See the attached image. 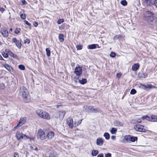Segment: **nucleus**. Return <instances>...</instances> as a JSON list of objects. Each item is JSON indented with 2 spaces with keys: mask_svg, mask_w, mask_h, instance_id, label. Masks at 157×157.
Wrapping results in <instances>:
<instances>
[{
  "mask_svg": "<svg viewBox=\"0 0 157 157\" xmlns=\"http://www.w3.org/2000/svg\"><path fill=\"white\" fill-rule=\"evenodd\" d=\"M11 51L8 49H6L5 50V52L6 53H7L8 55L9 54V53Z\"/></svg>",
  "mask_w": 157,
  "mask_h": 157,
  "instance_id": "46",
  "label": "nucleus"
},
{
  "mask_svg": "<svg viewBox=\"0 0 157 157\" xmlns=\"http://www.w3.org/2000/svg\"><path fill=\"white\" fill-rule=\"evenodd\" d=\"M144 16V19L148 23L155 21V15L150 11L146 12Z\"/></svg>",
  "mask_w": 157,
  "mask_h": 157,
  "instance_id": "1",
  "label": "nucleus"
},
{
  "mask_svg": "<svg viewBox=\"0 0 157 157\" xmlns=\"http://www.w3.org/2000/svg\"><path fill=\"white\" fill-rule=\"evenodd\" d=\"M25 23L29 26H30L31 25V24L29 23L27 21L25 20L24 21Z\"/></svg>",
  "mask_w": 157,
  "mask_h": 157,
  "instance_id": "45",
  "label": "nucleus"
},
{
  "mask_svg": "<svg viewBox=\"0 0 157 157\" xmlns=\"http://www.w3.org/2000/svg\"><path fill=\"white\" fill-rule=\"evenodd\" d=\"M83 108L86 109V111L88 112H92V113H95L101 112V110H100L98 109V108L95 109L92 106H87L85 105L83 106Z\"/></svg>",
  "mask_w": 157,
  "mask_h": 157,
  "instance_id": "5",
  "label": "nucleus"
},
{
  "mask_svg": "<svg viewBox=\"0 0 157 157\" xmlns=\"http://www.w3.org/2000/svg\"><path fill=\"white\" fill-rule=\"evenodd\" d=\"M2 34L4 37H6L8 35V31L5 29H2L1 30Z\"/></svg>",
  "mask_w": 157,
  "mask_h": 157,
  "instance_id": "16",
  "label": "nucleus"
},
{
  "mask_svg": "<svg viewBox=\"0 0 157 157\" xmlns=\"http://www.w3.org/2000/svg\"><path fill=\"white\" fill-rule=\"evenodd\" d=\"M37 115L40 117L47 120L50 119V117L48 113L42 110L38 109L36 111Z\"/></svg>",
  "mask_w": 157,
  "mask_h": 157,
  "instance_id": "2",
  "label": "nucleus"
},
{
  "mask_svg": "<svg viewBox=\"0 0 157 157\" xmlns=\"http://www.w3.org/2000/svg\"><path fill=\"white\" fill-rule=\"evenodd\" d=\"M82 45H78L76 46V48L78 50H80L82 49Z\"/></svg>",
  "mask_w": 157,
  "mask_h": 157,
  "instance_id": "43",
  "label": "nucleus"
},
{
  "mask_svg": "<svg viewBox=\"0 0 157 157\" xmlns=\"http://www.w3.org/2000/svg\"><path fill=\"white\" fill-rule=\"evenodd\" d=\"M134 129L136 131L140 132H145V130L144 129V126L140 124L134 125Z\"/></svg>",
  "mask_w": 157,
  "mask_h": 157,
  "instance_id": "8",
  "label": "nucleus"
},
{
  "mask_svg": "<svg viewBox=\"0 0 157 157\" xmlns=\"http://www.w3.org/2000/svg\"><path fill=\"white\" fill-rule=\"evenodd\" d=\"M54 136V133L52 131H50L47 134V137L48 140L52 139Z\"/></svg>",
  "mask_w": 157,
  "mask_h": 157,
  "instance_id": "12",
  "label": "nucleus"
},
{
  "mask_svg": "<svg viewBox=\"0 0 157 157\" xmlns=\"http://www.w3.org/2000/svg\"><path fill=\"white\" fill-rule=\"evenodd\" d=\"M20 17L23 20L25 19L26 18V15L25 14L23 13H21Z\"/></svg>",
  "mask_w": 157,
  "mask_h": 157,
  "instance_id": "31",
  "label": "nucleus"
},
{
  "mask_svg": "<svg viewBox=\"0 0 157 157\" xmlns=\"http://www.w3.org/2000/svg\"><path fill=\"white\" fill-rule=\"evenodd\" d=\"M46 138V135L45 132L42 129L40 128L38 130L37 138L41 140H44Z\"/></svg>",
  "mask_w": 157,
  "mask_h": 157,
  "instance_id": "4",
  "label": "nucleus"
},
{
  "mask_svg": "<svg viewBox=\"0 0 157 157\" xmlns=\"http://www.w3.org/2000/svg\"><path fill=\"white\" fill-rule=\"evenodd\" d=\"M142 87L144 89V90H146L147 89V85H143L142 86Z\"/></svg>",
  "mask_w": 157,
  "mask_h": 157,
  "instance_id": "53",
  "label": "nucleus"
},
{
  "mask_svg": "<svg viewBox=\"0 0 157 157\" xmlns=\"http://www.w3.org/2000/svg\"><path fill=\"white\" fill-rule=\"evenodd\" d=\"M150 117H149L148 116L146 115L145 116H144L141 117V119L142 120L146 119L148 121H149L150 120Z\"/></svg>",
  "mask_w": 157,
  "mask_h": 157,
  "instance_id": "27",
  "label": "nucleus"
},
{
  "mask_svg": "<svg viewBox=\"0 0 157 157\" xmlns=\"http://www.w3.org/2000/svg\"><path fill=\"white\" fill-rule=\"evenodd\" d=\"M154 4L157 7V0H155L154 1Z\"/></svg>",
  "mask_w": 157,
  "mask_h": 157,
  "instance_id": "52",
  "label": "nucleus"
},
{
  "mask_svg": "<svg viewBox=\"0 0 157 157\" xmlns=\"http://www.w3.org/2000/svg\"><path fill=\"white\" fill-rule=\"evenodd\" d=\"M33 25L35 27H36L38 26V24L37 22H34L33 23Z\"/></svg>",
  "mask_w": 157,
  "mask_h": 157,
  "instance_id": "50",
  "label": "nucleus"
},
{
  "mask_svg": "<svg viewBox=\"0 0 157 157\" xmlns=\"http://www.w3.org/2000/svg\"><path fill=\"white\" fill-rule=\"evenodd\" d=\"M3 58L0 55V60H3Z\"/></svg>",
  "mask_w": 157,
  "mask_h": 157,
  "instance_id": "63",
  "label": "nucleus"
},
{
  "mask_svg": "<svg viewBox=\"0 0 157 157\" xmlns=\"http://www.w3.org/2000/svg\"><path fill=\"white\" fill-rule=\"evenodd\" d=\"M16 46L18 48H20L21 46V44L19 41L18 40L17 42L15 43Z\"/></svg>",
  "mask_w": 157,
  "mask_h": 157,
  "instance_id": "29",
  "label": "nucleus"
},
{
  "mask_svg": "<svg viewBox=\"0 0 157 157\" xmlns=\"http://www.w3.org/2000/svg\"><path fill=\"white\" fill-rule=\"evenodd\" d=\"M96 45L98 46V45L94 44L88 45L87 47L88 49H93L96 48Z\"/></svg>",
  "mask_w": 157,
  "mask_h": 157,
  "instance_id": "20",
  "label": "nucleus"
},
{
  "mask_svg": "<svg viewBox=\"0 0 157 157\" xmlns=\"http://www.w3.org/2000/svg\"><path fill=\"white\" fill-rule=\"evenodd\" d=\"M104 142L103 140L101 138H98L97 140L96 144L97 145L101 146Z\"/></svg>",
  "mask_w": 157,
  "mask_h": 157,
  "instance_id": "14",
  "label": "nucleus"
},
{
  "mask_svg": "<svg viewBox=\"0 0 157 157\" xmlns=\"http://www.w3.org/2000/svg\"><path fill=\"white\" fill-rule=\"evenodd\" d=\"M14 53L12 52L11 51L9 53V55L11 57H12Z\"/></svg>",
  "mask_w": 157,
  "mask_h": 157,
  "instance_id": "58",
  "label": "nucleus"
},
{
  "mask_svg": "<svg viewBox=\"0 0 157 157\" xmlns=\"http://www.w3.org/2000/svg\"><path fill=\"white\" fill-rule=\"evenodd\" d=\"M114 123L115 126L118 127L123 126L124 125L123 123L118 121H115Z\"/></svg>",
  "mask_w": 157,
  "mask_h": 157,
  "instance_id": "18",
  "label": "nucleus"
},
{
  "mask_svg": "<svg viewBox=\"0 0 157 157\" xmlns=\"http://www.w3.org/2000/svg\"><path fill=\"white\" fill-rule=\"evenodd\" d=\"M14 157H19V155L15 153L14 154Z\"/></svg>",
  "mask_w": 157,
  "mask_h": 157,
  "instance_id": "60",
  "label": "nucleus"
},
{
  "mask_svg": "<svg viewBox=\"0 0 157 157\" xmlns=\"http://www.w3.org/2000/svg\"><path fill=\"white\" fill-rule=\"evenodd\" d=\"M116 136H112L111 137V138L113 140H115L116 139Z\"/></svg>",
  "mask_w": 157,
  "mask_h": 157,
  "instance_id": "59",
  "label": "nucleus"
},
{
  "mask_svg": "<svg viewBox=\"0 0 157 157\" xmlns=\"http://www.w3.org/2000/svg\"><path fill=\"white\" fill-rule=\"evenodd\" d=\"M29 147L30 149L32 150H34L35 151H37V148L36 147L34 146L33 145H30Z\"/></svg>",
  "mask_w": 157,
  "mask_h": 157,
  "instance_id": "28",
  "label": "nucleus"
},
{
  "mask_svg": "<svg viewBox=\"0 0 157 157\" xmlns=\"http://www.w3.org/2000/svg\"><path fill=\"white\" fill-rule=\"evenodd\" d=\"M97 157H104V155L103 154H101L98 155Z\"/></svg>",
  "mask_w": 157,
  "mask_h": 157,
  "instance_id": "56",
  "label": "nucleus"
},
{
  "mask_svg": "<svg viewBox=\"0 0 157 157\" xmlns=\"http://www.w3.org/2000/svg\"><path fill=\"white\" fill-rule=\"evenodd\" d=\"M20 28H17L15 29L14 33L16 34H18L20 32Z\"/></svg>",
  "mask_w": 157,
  "mask_h": 157,
  "instance_id": "37",
  "label": "nucleus"
},
{
  "mask_svg": "<svg viewBox=\"0 0 157 157\" xmlns=\"http://www.w3.org/2000/svg\"><path fill=\"white\" fill-rule=\"evenodd\" d=\"M140 67V65L138 63L134 64L132 66V69L133 71H136Z\"/></svg>",
  "mask_w": 157,
  "mask_h": 157,
  "instance_id": "17",
  "label": "nucleus"
},
{
  "mask_svg": "<svg viewBox=\"0 0 157 157\" xmlns=\"http://www.w3.org/2000/svg\"><path fill=\"white\" fill-rule=\"evenodd\" d=\"M26 118L25 117H22L21 118L17 123L21 126L25 122Z\"/></svg>",
  "mask_w": 157,
  "mask_h": 157,
  "instance_id": "15",
  "label": "nucleus"
},
{
  "mask_svg": "<svg viewBox=\"0 0 157 157\" xmlns=\"http://www.w3.org/2000/svg\"><path fill=\"white\" fill-rule=\"evenodd\" d=\"M124 139L127 141H131L132 142H134L136 140H137V137L132 136H131L128 135L125 136Z\"/></svg>",
  "mask_w": 157,
  "mask_h": 157,
  "instance_id": "7",
  "label": "nucleus"
},
{
  "mask_svg": "<svg viewBox=\"0 0 157 157\" xmlns=\"http://www.w3.org/2000/svg\"><path fill=\"white\" fill-rule=\"evenodd\" d=\"M64 20L63 19L58 20L57 21V23L59 24H60L64 22Z\"/></svg>",
  "mask_w": 157,
  "mask_h": 157,
  "instance_id": "40",
  "label": "nucleus"
},
{
  "mask_svg": "<svg viewBox=\"0 0 157 157\" xmlns=\"http://www.w3.org/2000/svg\"><path fill=\"white\" fill-rule=\"evenodd\" d=\"M136 121L138 123H140L141 122V119H137Z\"/></svg>",
  "mask_w": 157,
  "mask_h": 157,
  "instance_id": "61",
  "label": "nucleus"
},
{
  "mask_svg": "<svg viewBox=\"0 0 157 157\" xmlns=\"http://www.w3.org/2000/svg\"><path fill=\"white\" fill-rule=\"evenodd\" d=\"M120 36V35H117V36H116V37H117V38H119V36Z\"/></svg>",
  "mask_w": 157,
  "mask_h": 157,
  "instance_id": "64",
  "label": "nucleus"
},
{
  "mask_svg": "<svg viewBox=\"0 0 157 157\" xmlns=\"http://www.w3.org/2000/svg\"><path fill=\"white\" fill-rule=\"evenodd\" d=\"M2 124L1 121H0V128L1 129H2Z\"/></svg>",
  "mask_w": 157,
  "mask_h": 157,
  "instance_id": "62",
  "label": "nucleus"
},
{
  "mask_svg": "<svg viewBox=\"0 0 157 157\" xmlns=\"http://www.w3.org/2000/svg\"><path fill=\"white\" fill-rule=\"evenodd\" d=\"M111 154L110 153H108L105 155V157H111Z\"/></svg>",
  "mask_w": 157,
  "mask_h": 157,
  "instance_id": "42",
  "label": "nucleus"
},
{
  "mask_svg": "<svg viewBox=\"0 0 157 157\" xmlns=\"http://www.w3.org/2000/svg\"><path fill=\"white\" fill-rule=\"evenodd\" d=\"M5 10V9L1 7L0 8V11L2 12H3Z\"/></svg>",
  "mask_w": 157,
  "mask_h": 157,
  "instance_id": "57",
  "label": "nucleus"
},
{
  "mask_svg": "<svg viewBox=\"0 0 157 157\" xmlns=\"http://www.w3.org/2000/svg\"><path fill=\"white\" fill-rule=\"evenodd\" d=\"M5 67L6 68V69L9 71H11V70L12 69L11 67L10 66V65L8 64H6L5 65Z\"/></svg>",
  "mask_w": 157,
  "mask_h": 157,
  "instance_id": "30",
  "label": "nucleus"
},
{
  "mask_svg": "<svg viewBox=\"0 0 157 157\" xmlns=\"http://www.w3.org/2000/svg\"><path fill=\"white\" fill-rule=\"evenodd\" d=\"M20 126L18 124H17V125H16L15 127H14L12 129V130L13 131H14L16 130L18 127H20Z\"/></svg>",
  "mask_w": 157,
  "mask_h": 157,
  "instance_id": "39",
  "label": "nucleus"
},
{
  "mask_svg": "<svg viewBox=\"0 0 157 157\" xmlns=\"http://www.w3.org/2000/svg\"><path fill=\"white\" fill-rule=\"evenodd\" d=\"M150 121L152 122H156L157 121V116L155 115H151L150 117Z\"/></svg>",
  "mask_w": 157,
  "mask_h": 157,
  "instance_id": "19",
  "label": "nucleus"
},
{
  "mask_svg": "<svg viewBox=\"0 0 157 157\" xmlns=\"http://www.w3.org/2000/svg\"><path fill=\"white\" fill-rule=\"evenodd\" d=\"M30 41L29 40L26 39L25 40V43L29 44L30 43Z\"/></svg>",
  "mask_w": 157,
  "mask_h": 157,
  "instance_id": "49",
  "label": "nucleus"
},
{
  "mask_svg": "<svg viewBox=\"0 0 157 157\" xmlns=\"http://www.w3.org/2000/svg\"><path fill=\"white\" fill-rule=\"evenodd\" d=\"M121 3L123 6H126L127 5V2L125 0L121 1Z\"/></svg>",
  "mask_w": 157,
  "mask_h": 157,
  "instance_id": "33",
  "label": "nucleus"
},
{
  "mask_svg": "<svg viewBox=\"0 0 157 157\" xmlns=\"http://www.w3.org/2000/svg\"><path fill=\"white\" fill-rule=\"evenodd\" d=\"M50 49L48 48H47L46 49V52L47 55L48 56H49L51 54Z\"/></svg>",
  "mask_w": 157,
  "mask_h": 157,
  "instance_id": "26",
  "label": "nucleus"
},
{
  "mask_svg": "<svg viewBox=\"0 0 157 157\" xmlns=\"http://www.w3.org/2000/svg\"><path fill=\"white\" fill-rule=\"evenodd\" d=\"M18 68L22 70H25V67L21 64L20 65L18 66Z\"/></svg>",
  "mask_w": 157,
  "mask_h": 157,
  "instance_id": "32",
  "label": "nucleus"
},
{
  "mask_svg": "<svg viewBox=\"0 0 157 157\" xmlns=\"http://www.w3.org/2000/svg\"><path fill=\"white\" fill-rule=\"evenodd\" d=\"M110 56L112 57H114L116 56V54L115 52H112L110 54Z\"/></svg>",
  "mask_w": 157,
  "mask_h": 157,
  "instance_id": "38",
  "label": "nucleus"
},
{
  "mask_svg": "<svg viewBox=\"0 0 157 157\" xmlns=\"http://www.w3.org/2000/svg\"><path fill=\"white\" fill-rule=\"evenodd\" d=\"M147 88H149V89H151L153 88H155L156 87L155 86H153L151 84H147Z\"/></svg>",
  "mask_w": 157,
  "mask_h": 157,
  "instance_id": "34",
  "label": "nucleus"
},
{
  "mask_svg": "<svg viewBox=\"0 0 157 157\" xmlns=\"http://www.w3.org/2000/svg\"><path fill=\"white\" fill-rule=\"evenodd\" d=\"M82 122V120H80L77 122H75V126H78Z\"/></svg>",
  "mask_w": 157,
  "mask_h": 157,
  "instance_id": "35",
  "label": "nucleus"
},
{
  "mask_svg": "<svg viewBox=\"0 0 157 157\" xmlns=\"http://www.w3.org/2000/svg\"><path fill=\"white\" fill-rule=\"evenodd\" d=\"M22 5H25L27 4V2L25 0H23L22 1Z\"/></svg>",
  "mask_w": 157,
  "mask_h": 157,
  "instance_id": "51",
  "label": "nucleus"
},
{
  "mask_svg": "<svg viewBox=\"0 0 157 157\" xmlns=\"http://www.w3.org/2000/svg\"><path fill=\"white\" fill-rule=\"evenodd\" d=\"M82 69L81 67H76L75 69L74 73L76 75L80 76L82 74Z\"/></svg>",
  "mask_w": 157,
  "mask_h": 157,
  "instance_id": "10",
  "label": "nucleus"
},
{
  "mask_svg": "<svg viewBox=\"0 0 157 157\" xmlns=\"http://www.w3.org/2000/svg\"><path fill=\"white\" fill-rule=\"evenodd\" d=\"M65 114V112L64 111H60L57 113L60 119H62L64 118Z\"/></svg>",
  "mask_w": 157,
  "mask_h": 157,
  "instance_id": "13",
  "label": "nucleus"
},
{
  "mask_svg": "<svg viewBox=\"0 0 157 157\" xmlns=\"http://www.w3.org/2000/svg\"><path fill=\"white\" fill-rule=\"evenodd\" d=\"M110 132L112 134H115L117 132V129L115 128H112L110 131Z\"/></svg>",
  "mask_w": 157,
  "mask_h": 157,
  "instance_id": "25",
  "label": "nucleus"
},
{
  "mask_svg": "<svg viewBox=\"0 0 157 157\" xmlns=\"http://www.w3.org/2000/svg\"><path fill=\"white\" fill-rule=\"evenodd\" d=\"M121 75V73H118L116 75V76L117 78H120Z\"/></svg>",
  "mask_w": 157,
  "mask_h": 157,
  "instance_id": "48",
  "label": "nucleus"
},
{
  "mask_svg": "<svg viewBox=\"0 0 157 157\" xmlns=\"http://www.w3.org/2000/svg\"><path fill=\"white\" fill-rule=\"evenodd\" d=\"M2 55L4 58H6L8 57V55L6 53L4 52L2 54Z\"/></svg>",
  "mask_w": 157,
  "mask_h": 157,
  "instance_id": "41",
  "label": "nucleus"
},
{
  "mask_svg": "<svg viewBox=\"0 0 157 157\" xmlns=\"http://www.w3.org/2000/svg\"><path fill=\"white\" fill-rule=\"evenodd\" d=\"M154 0H143V3L145 6H149L154 4Z\"/></svg>",
  "mask_w": 157,
  "mask_h": 157,
  "instance_id": "9",
  "label": "nucleus"
},
{
  "mask_svg": "<svg viewBox=\"0 0 157 157\" xmlns=\"http://www.w3.org/2000/svg\"><path fill=\"white\" fill-rule=\"evenodd\" d=\"M59 39L60 42H63L64 40V36L62 34H59Z\"/></svg>",
  "mask_w": 157,
  "mask_h": 157,
  "instance_id": "21",
  "label": "nucleus"
},
{
  "mask_svg": "<svg viewBox=\"0 0 157 157\" xmlns=\"http://www.w3.org/2000/svg\"><path fill=\"white\" fill-rule=\"evenodd\" d=\"M29 139L30 141H31L32 140H34L35 138L33 137H31L29 136H27V138H26V139Z\"/></svg>",
  "mask_w": 157,
  "mask_h": 157,
  "instance_id": "44",
  "label": "nucleus"
},
{
  "mask_svg": "<svg viewBox=\"0 0 157 157\" xmlns=\"http://www.w3.org/2000/svg\"><path fill=\"white\" fill-rule=\"evenodd\" d=\"M16 136L18 140L21 139L26 140L27 138V136L19 132H17L16 133Z\"/></svg>",
  "mask_w": 157,
  "mask_h": 157,
  "instance_id": "6",
  "label": "nucleus"
},
{
  "mask_svg": "<svg viewBox=\"0 0 157 157\" xmlns=\"http://www.w3.org/2000/svg\"><path fill=\"white\" fill-rule=\"evenodd\" d=\"M67 123L70 128H73V120L71 117H69L67 119Z\"/></svg>",
  "mask_w": 157,
  "mask_h": 157,
  "instance_id": "11",
  "label": "nucleus"
},
{
  "mask_svg": "<svg viewBox=\"0 0 157 157\" xmlns=\"http://www.w3.org/2000/svg\"><path fill=\"white\" fill-rule=\"evenodd\" d=\"M87 80L86 78H82V80H79V82L82 85H84L86 83Z\"/></svg>",
  "mask_w": 157,
  "mask_h": 157,
  "instance_id": "22",
  "label": "nucleus"
},
{
  "mask_svg": "<svg viewBox=\"0 0 157 157\" xmlns=\"http://www.w3.org/2000/svg\"><path fill=\"white\" fill-rule=\"evenodd\" d=\"M104 136L107 140H109L110 138V135L108 133L105 132L104 133Z\"/></svg>",
  "mask_w": 157,
  "mask_h": 157,
  "instance_id": "24",
  "label": "nucleus"
},
{
  "mask_svg": "<svg viewBox=\"0 0 157 157\" xmlns=\"http://www.w3.org/2000/svg\"><path fill=\"white\" fill-rule=\"evenodd\" d=\"M20 95L24 98H26L28 96L29 94L28 91L26 88L22 86L20 87L19 90Z\"/></svg>",
  "mask_w": 157,
  "mask_h": 157,
  "instance_id": "3",
  "label": "nucleus"
},
{
  "mask_svg": "<svg viewBox=\"0 0 157 157\" xmlns=\"http://www.w3.org/2000/svg\"><path fill=\"white\" fill-rule=\"evenodd\" d=\"M140 76L141 77L145 78L147 76V74L144 75V74L141 76Z\"/></svg>",
  "mask_w": 157,
  "mask_h": 157,
  "instance_id": "54",
  "label": "nucleus"
},
{
  "mask_svg": "<svg viewBox=\"0 0 157 157\" xmlns=\"http://www.w3.org/2000/svg\"><path fill=\"white\" fill-rule=\"evenodd\" d=\"M17 41L18 40L16 38H13L12 39V42H13L16 43Z\"/></svg>",
  "mask_w": 157,
  "mask_h": 157,
  "instance_id": "47",
  "label": "nucleus"
},
{
  "mask_svg": "<svg viewBox=\"0 0 157 157\" xmlns=\"http://www.w3.org/2000/svg\"><path fill=\"white\" fill-rule=\"evenodd\" d=\"M136 90L135 89H132L130 91V94H134L136 93Z\"/></svg>",
  "mask_w": 157,
  "mask_h": 157,
  "instance_id": "36",
  "label": "nucleus"
},
{
  "mask_svg": "<svg viewBox=\"0 0 157 157\" xmlns=\"http://www.w3.org/2000/svg\"><path fill=\"white\" fill-rule=\"evenodd\" d=\"M12 57H13L14 58H16L17 59L18 58L17 56L15 54H13V56H12Z\"/></svg>",
  "mask_w": 157,
  "mask_h": 157,
  "instance_id": "55",
  "label": "nucleus"
},
{
  "mask_svg": "<svg viewBox=\"0 0 157 157\" xmlns=\"http://www.w3.org/2000/svg\"><path fill=\"white\" fill-rule=\"evenodd\" d=\"M98 153V151L97 150H94L92 151L91 155L93 156H96Z\"/></svg>",
  "mask_w": 157,
  "mask_h": 157,
  "instance_id": "23",
  "label": "nucleus"
}]
</instances>
